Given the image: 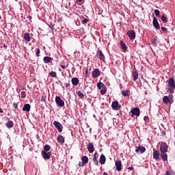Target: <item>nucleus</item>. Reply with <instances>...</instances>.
Masks as SVG:
<instances>
[{
    "instance_id": "f257e3e1",
    "label": "nucleus",
    "mask_w": 175,
    "mask_h": 175,
    "mask_svg": "<svg viewBox=\"0 0 175 175\" xmlns=\"http://www.w3.org/2000/svg\"><path fill=\"white\" fill-rule=\"evenodd\" d=\"M163 102L165 103V105H167V103H170L172 105L174 102V97L173 94H170L169 96H165L163 98Z\"/></svg>"
},
{
    "instance_id": "f03ea898",
    "label": "nucleus",
    "mask_w": 175,
    "mask_h": 175,
    "mask_svg": "<svg viewBox=\"0 0 175 175\" xmlns=\"http://www.w3.org/2000/svg\"><path fill=\"white\" fill-rule=\"evenodd\" d=\"M131 113L133 114L131 115V117H133V116H137V117H139V116H140V109H139L137 107L133 108L131 110Z\"/></svg>"
},
{
    "instance_id": "7ed1b4c3",
    "label": "nucleus",
    "mask_w": 175,
    "mask_h": 175,
    "mask_svg": "<svg viewBox=\"0 0 175 175\" xmlns=\"http://www.w3.org/2000/svg\"><path fill=\"white\" fill-rule=\"evenodd\" d=\"M111 107L113 110H120L121 109V105L118 104V101H113L112 103Z\"/></svg>"
},
{
    "instance_id": "20e7f679",
    "label": "nucleus",
    "mask_w": 175,
    "mask_h": 175,
    "mask_svg": "<svg viewBox=\"0 0 175 175\" xmlns=\"http://www.w3.org/2000/svg\"><path fill=\"white\" fill-rule=\"evenodd\" d=\"M55 102L59 106H60V107H62L64 105H65V103L64 100H62V99H61V97L59 96H56Z\"/></svg>"
},
{
    "instance_id": "39448f33",
    "label": "nucleus",
    "mask_w": 175,
    "mask_h": 175,
    "mask_svg": "<svg viewBox=\"0 0 175 175\" xmlns=\"http://www.w3.org/2000/svg\"><path fill=\"white\" fill-rule=\"evenodd\" d=\"M96 55L100 61L105 62V55H103V53L102 52L101 50H98L96 53Z\"/></svg>"
},
{
    "instance_id": "423d86ee",
    "label": "nucleus",
    "mask_w": 175,
    "mask_h": 175,
    "mask_svg": "<svg viewBox=\"0 0 175 175\" xmlns=\"http://www.w3.org/2000/svg\"><path fill=\"white\" fill-rule=\"evenodd\" d=\"M53 125L57 129L58 132H62V124L57 121L53 122Z\"/></svg>"
},
{
    "instance_id": "0eeeda50",
    "label": "nucleus",
    "mask_w": 175,
    "mask_h": 175,
    "mask_svg": "<svg viewBox=\"0 0 175 175\" xmlns=\"http://www.w3.org/2000/svg\"><path fill=\"white\" fill-rule=\"evenodd\" d=\"M161 152H167V145L165 143H162L160 146Z\"/></svg>"
},
{
    "instance_id": "6e6552de",
    "label": "nucleus",
    "mask_w": 175,
    "mask_h": 175,
    "mask_svg": "<svg viewBox=\"0 0 175 175\" xmlns=\"http://www.w3.org/2000/svg\"><path fill=\"white\" fill-rule=\"evenodd\" d=\"M168 84L170 85V88H172V90H174V88H175L174 79L170 78L169 81H168Z\"/></svg>"
},
{
    "instance_id": "1a4fd4ad",
    "label": "nucleus",
    "mask_w": 175,
    "mask_h": 175,
    "mask_svg": "<svg viewBox=\"0 0 175 175\" xmlns=\"http://www.w3.org/2000/svg\"><path fill=\"white\" fill-rule=\"evenodd\" d=\"M100 75V71H99L98 69H94L93 71H92V77L94 78V79H96V77H99V76Z\"/></svg>"
},
{
    "instance_id": "9d476101",
    "label": "nucleus",
    "mask_w": 175,
    "mask_h": 175,
    "mask_svg": "<svg viewBox=\"0 0 175 175\" xmlns=\"http://www.w3.org/2000/svg\"><path fill=\"white\" fill-rule=\"evenodd\" d=\"M127 35L129 36V38L132 40L133 39H135V38H136V34L135 33V32L132 30H130L127 32Z\"/></svg>"
},
{
    "instance_id": "9b49d317",
    "label": "nucleus",
    "mask_w": 175,
    "mask_h": 175,
    "mask_svg": "<svg viewBox=\"0 0 175 175\" xmlns=\"http://www.w3.org/2000/svg\"><path fill=\"white\" fill-rule=\"evenodd\" d=\"M23 111H27V113H29L31 111V105L29 104H25L23 107Z\"/></svg>"
},
{
    "instance_id": "f8f14e48",
    "label": "nucleus",
    "mask_w": 175,
    "mask_h": 175,
    "mask_svg": "<svg viewBox=\"0 0 175 175\" xmlns=\"http://www.w3.org/2000/svg\"><path fill=\"white\" fill-rule=\"evenodd\" d=\"M153 25L156 28V29H159L161 27H159V23H158V20L155 18L153 19Z\"/></svg>"
},
{
    "instance_id": "ddd939ff",
    "label": "nucleus",
    "mask_w": 175,
    "mask_h": 175,
    "mask_svg": "<svg viewBox=\"0 0 175 175\" xmlns=\"http://www.w3.org/2000/svg\"><path fill=\"white\" fill-rule=\"evenodd\" d=\"M132 75H133L134 81H136L137 77H139V72H137V70H134L133 71Z\"/></svg>"
},
{
    "instance_id": "4468645a",
    "label": "nucleus",
    "mask_w": 175,
    "mask_h": 175,
    "mask_svg": "<svg viewBox=\"0 0 175 175\" xmlns=\"http://www.w3.org/2000/svg\"><path fill=\"white\" fill-rule=\"evenodd\" d=\"M144 151H146V148L143 147V146H139L138 147L136 150L135 152H140L141 154H143V152H144Z\"/></svg>"
},
{
    "instance_id": "2eb2a0df",
    "label": "nucleus",
    "mask_w": 175,
    "mask_h": 175,
    "mask_svg": "<svg viewBox=\"0 0 175 175\" xmlns=\"http://www.w3.org/2000/svg\"><path fill=\"white\" fill-rule=\"evenodd\" d=\"M25 40H26V42H31V36L29 35V33H25L24 34V36H23Z\"/></svg>"
},
{
    "instance_id": "dca6fc26",
    "label": "nucleus",
    "mask_w": 175,
    "mask_h": 175,
    "mask_svg": "<svg viewBox=\"0 0 175 175\" xmlns=\"http://www.w3.org/2000/svg\"><path fill=\"white\" fill-rule=\"evenodd\" d=\"M57 139L58 143H61L62 144L65 143V138H64V136L59 135V136H57Z\"/></svg>"
},
{
    "instance_id": "f3484780",
    "label": "nucleus",
    "mask_w": 175,
    "mask_h": 175,
    "mask_svg": "<svg viewBox=\"0 0 175 175\" xmlns=\"http://www.w3.org/2000/svg\"><path fill=\"white\" fill-rule=\"evenodd\" d=\"M116 170L120 172V170H121L122 167V163L120 161H116Z\"/></svg>"
},
{
    "instance_id": "a211bd4d",
    "label": "nucleus",
    "mask_w": 175,
    "mask_h": 175,
    "mask_svg": "<svg viewBox=\"0 0 175 175\" xmlns=\"http://www.w3.org/2000/svg\"><path fill=\"white\" fill-rule=\"evenodd\" d=\"M13 125H14V123L12 120L8 121L5 124V126H7V128H8V129H10V128H13Z\"/></svg>"
},
{
    "instance_id": "6ab92c4d",
    "label": "nucleus",
    "mask_w": 175,
    "mask_h": 175,
    "mask_svg": "<svg viewBox=\"0 0 175 175\" xmlns=\"http://www.w3.org/2000/svg\"><path fill=\"white\" fill-rule=\"evenodd\" d=\"M88 150L89 152H94V145L92 143L88 144Z\"/></svg>"
},
{
    "instance_id": "aec40b11",
    "label": "nucleus",
    "mask_w": 175,
    "mask_h": 175,
    "mask_svg": "<svg viewBox=\"0 0 175 175\" xmlns=\"http://www.w3.org/2000/svg\"><path fill=\"white\" fill-rule=\"evenodd\" d=\"M105 162H106V157L103 154H101L100 157V163H101V165H105Z\"/></svg>"
},
{
    "instance_id": "412c9836",
    "label": "nucleus",
    "mask_w": 175,
    "mask_h": 175,
    "mask_svg": "<svg viewBox=\"0 0 175 175\" xmlns=\"http://www.w3.org/2000/svg\"><path fill=\"white\" fill-rule=\"evenodd\" d=\"M153 158L154 159H158L159 158V151L155 150L153 152Z\"/></svg>"
},
{
    "instance_id": "4be33fe9",
    "label": "nucleus",
    "mask_w": 175,
    "mask_h": 175,
    "mask_svg": "<svg viewBox=\"0 0 175 175\" xmlns=\"http://www.w3.org/2000/svg\"><path fill=\"white\" fill-rule=\"evenodd\" d=\"M161 157L163 161H167V154H166V152H162V154H161Z\"/></svg>"
},
{
    "instance_id": "5701e85b",
    "label": "nucleus",
    "mask_w": 175,
    "mask_h": 175,
    "mask_svg": "<svg viewBox=\"0 0 175 175\" xmlns=\"http://www.w3.org/2000/svg\"><path fill=\"white\" fill-rule=\"evenodd\" d=\"M51 157V152H44V159H50Z\"/></svg>"
},
{
    "instance_id": "b1692460",
    "label": "nucleus",
    "mask_w": 175,
    "mask_h": 175,
    "mask_svg": "<svg viewBox=\"0 0 175 175\" xmlns=\"http://www.w3.org/2000/svg\"><path fill=\"white\" fill-rule=\"evenodd\" d=\"M72 83L73 85H77V84H79V79L72 78Z\"/></svg>"
},
{
    "instance_id": "393cba45",
    "label": "nucleus",
    "mask_w": 175,
    "mask_h": 175,
    "mask_svg": "<svg viewBox=\"0 0 175 175\" xmlns=\"http://www.w3.org/2000/svg\"><path fill=\"white\" fill-rule=\"evenodd\" d=\"M53 61V58L50 57H44V62L45 64H49V62H51Z\"/></svg>"
},
{
    "instance_id": "a878e982",
    "label": "nucleus",
    "mask_w": 175,
    "mask_h": 175,
    "mask_svg": "<svg viewBox=\"0 0 175 175\" xmlns=\"http://www.w3.org/2000/svg\"><path fill=\"white\" fill-rule=\"evenodd\" d=\"M120 46L123 50V51H126V45H125V44H124V42L122 41H120Z\"/></svg>"
},
{
    "instance_id": "bb28decb",
    "label": "nucleus",
    "mask_w": 175,
    "mask_h": 175,
    "mask_svg": "<svg viewBox=\"0 0 175 175\" xmlns=\"http://www.w3.org/2000/svg\"><path fill=\"white\" fill-rule=\"evenodd\" d=\"M103 87H105V84L103 83L99 82L97 83V88H98V90H101Z\"/></svg>"
},
{
    "instance_id": "cd10ccee",
    "label": "nucleus",
    "mask_w": 175,
    "mask_h": 175,
    "mask_svg": "<svg viewBox=\"0 0 175 175\" xmlns=\"http://www.w3.org/2000/svg\"><path fill=\"white\" fill-rule=\"evenodd\" d=\"M81 159L82 163H84L85 165L88 162V157H87L86 156H83Z\"/></svg>"
},
{
    "instance_id": "c85d7f7f",
    "label": "nucleus",
    "mask_w": 175,
    "mask_h": 175,
    "mask_svg": "<svg viewBox=\"0 0 175 175\" xmlns=\"http://www.w3.org/2000/svg\"><path fill=\"white\" fill-rule=\"evenodd\" d=\"M165 175H175V174L173 171L168 170L165 172Z\"/></svg>"
},
{
    "instance_id": "c756f323",
    "label": "nucleus",
    "mask_w": 175,
    "mask_h": 175,
    "mask_svg": "<svg viewBox=\"0 0 175 175\" xmlns=\"http://www.w3.org/2000/svg\"><path fill=\"white\" fill-rule=\"evenodd\" d=\"M49 76H51V77H57V72L52 71L49 72Z\"/></svg>"
},
{
    "instance_id": "7c9ffc66",
    "label": "nucleus",
    "mask_w": 175,
    "mask_h": 175,
    "mask_svg": "<svg viewBox=\"0 0 175 175\" xmlns=\"http://www.w3.org/2000/svg\"><path fill=\"white\" fill-rule=\"evenodd\" d=\"M161 20L163 21V23H167V18L163 15L161 16Z\"/></svg>"
},
{
    "instance_id": "2f4dec72",
    "label": "nucleus",
    "mask_w": 175,
    "mask_h": 175,
    "mask_svg": "<svg viewBox=\"0 0 175 175\" xmlns=\"http://www.w3.org/2000/svg\"><path fill=\"white\" fill-rule=\"evenodd\" d=\"M50 146H49V145H45L44 146V151H45V152H47V151H50Z\"/></svg>"
},
{
    "instance_id": "473e14b6",
    "label": "nucleus",
    "mask_w": 175,
    "mask_h": 175,
    "mask_svg": "<svg viewBox=\"0 0 175 175\" xmlns=\"http://www.w3.org/2000/svg\"><path fill=\"white\" fill-rule=\"evenodd\" d=\"M27 96L25 91L21 92V98H24Z\"/></svg>"
},
{
    "instance_id": "72a5a7b5",
    "label": "nucleus",
    "mask_w": 175,
    "mask_h": 175,
    "mask_svg": "<svg viewBox=\"0 0 175 175\" xmlns=\"http://www.w3.org/2000/svg\"><path fill=\"white\" fill-rule=\"evenodd\" d=\"M77 95L79 96V98H84V94L81 93V92H78Z\"/></svg>"
},
{
    "instance_id": "f704fd0d",
    "label": "nucleus",
    "mask_w": 175,
    "mask_h": 175,
    "mask_svg": "<svg viewBox=\"0 0 175 175\" xmlns=\"http://www.w3.org/2000/svg\"><path fill=\"white\" fill-rule=\"evenodd\" d=\"M36 54L37 57H39V55L40 54V49H36Z\"/></svg>"
},
{
    "instance_id": "c9c22d12",
    "label": "nucleus",
    "mask_w": 175,
    "mask_h": 175,
    "mask_svg": "<svg viewBox=\"0 0 175 175\" xmlns=\"http://www.w3.org/2000/svg\"><path fill=\"white\" fill-rule=\"evenodd\" d=\"M154 14L157 16V17H159V10H154Z\"/></svg>"
},
{
    "instance_id": "e433bc0d",
    "label": "nucleus",
    "mask_w": 175,
    "mask_h": 175,
    "mask_svg": "<svg viewBox=\"0 0 175 175\" xmlns=\"http://www.w3.org/2000/svg\"><path fill=\"white\" fill-rule=\"evenodd\" d=\"M127 94H128V91H125V90L122 91V95H123V96H126Z\"/></svg>"
},
{
    "instance_id": "4c0bfd02",
    "label": "nucleus",
    "mask_w": 175,
    "mask_h": 175,
    "mask_svg": "<svg viewBox=\"0 0 175 175\" xmlns=\"http://www.w3.org/2000/svg\"><path fill=\"white\" fill-rule=\"evenodd\" d=\"M93 161L95 163V165H98V160L96 159V157H95V156H94Z\"/></svg>"
},
{
    "instance_id": "58836bf2",
    "label": "nucleus",
    "mask_w": 175,
    "mask_h": 175,
    "mask_svg": "<svg viewBox=\"0 0 175 175\" xmlns=\"http://www.w3.org/2000/svg\"><path fill=\"white\" fill-rule=\"evenodd\" d=\"M161 30L163 31V32H165V33H167V29H166V27H161Z\"/></svg>"
},
{
    "instance_id": "ea45409f",
    "label": "nucleus",
    "mask_w": 175,
    "mask_h": 175,
    "mask_svg": "<svg viewBox=\"0 0 175 175\" xmlns=\"http://www.w3.org/2000/svg\"><path fill=\"white\" fill-rule=\"evenodd\" d=\"M100 92L102 95H105V94H106V88L101 90Z\"/></svg>"
},
{
    "instance_id": "a19ab883",
    "label": "nucleus",
    "mask_w": 175,
    "mask_h": 175,
    "mask_svg": "<svg viewBox=\"0 0 175 175\" xmlns=\"http://www.w3.org/2000/svg\"><path fill=\"white\" fill-rule=\"evenodd\" d=\"M82 24H87V23H88V19H83L81 21Z\"/></svg>"
},
{
    "instance_id": "79ce46f5",
    "label": "nucleus",
    "mask_w": 175,
    "mask_h": 175,
    "mask_svg": "<svg viewBox=\"0 0 175 175\" xmlns=\"http://www.w3.org/2000/svg\"><path fill=\"white\" fill-rule=\"evenodd\" d=\"M13 107H14V109H17V107H18V105H17V103H13Z\"/></svg>"
},
{
    "instance_id": "37998d69",
    "label": "nucleus",
    "mask_w": 175,
    "mask_h": 175,
    "mask_svg": "<svg viewBox=\"0 0 175 175\" xmlns=\"http://www.w3.org/2000/svg\"><path fill=\"white\" fill-rule=\"evenodd\" d=\"M84 163H81V161H79V166L81 167V166H84Z\"/></svg>"
},
{
    "instance_id": "c03bdc74",
    "label": "nucleus",
    "mask_w": 175,
    "mask_h": 175,
    "mask_svg": "<svg viewBox=\"0 0 175 175\" xmlns=\"http://www.w3.org/2000/svg\"><path fill=\"white\" fill-rule=\"evenodd\" d=\"M152 43H153V44L157 43V38H154L152 40Z\"/></svg>"
},
{
    "instance_id": "a18cd8bd",
    "label": "nucleus",
    "mask_w": 175,
    "mask_h": 175,
    "mask_svg": "<svg viewBox=\"0 0 175 175\" xmlns=\"http://www.w3.org/2000/svg\"><path fill=\"white\" fill-rule=\"evenodd\" d=\"M40 100V102H44V96H42V98Z\"/></svg>"
},
{
    "instance_id": "49530a36",
    "label": "nucleus",
    "mask_w": 175,
    "mask_h": 175,
    "mask_svg": "<svg viewBox=\"0 0 175 175\" xmlns=\"http://www.w3.org/2000/svg\"><path fill=\"white\" fill-rule=\"evenodd\" d=\"M42 157L44 158V150L42 151Z\"/></svg>"
},
{
    "instance_id": "de8ad7c7",
    "label": "nucleus",
    "mask_w": 175,
    "mask_h": 175,
    "mask_svg": "<svg viewBox=\"0 0 175 175\" xmlns=\"http://www.w3.org/2000/svg\"><path fill=\"white\" fill-rule=\"evenodd\" d=\"M85 75H86V76H88V69L85 70Z\"/></svg>"
},
{
    "instance_id": "09e8293b",
    "label": "nucleus",
    "mask_w": 175,
    "mask_h": 175,
    "mask_svg": "<svg viewBox=\"0 0 175 175\" xmlns=\"http://www.w3.org/2000/svg\"><path fill=\"white\" fill-rule=\"evenodd\" d=\"M129 170H133V167H129Z\"/></svg>"
},
{
    "instance_id": "8fccbe9b",
    "label": "nucleus",
    "mask_w": 175,
    "mask_h": 175,
    "mask_svg": "<svg viewBox=\"0 0 175 175\" xmlns=\"http://www.w3.org/2000/svg\"><path fill=\"white\" fill-rule=\"evenodd\" d=\"M0 113H3V109H2V108H0Z\"/></svg>"
},
{
    "instance_id": "3c124183",
    "label": "nucleus",
    "mask_w": 175,
    "mask_h": 175,
    "mask_svg": "<svg viewBox=\"0 0 175 175\" xmlns=\"http://www.w3.org/2000/svg\"><path fill=\"white\" fill-rule=\"evenodd\" d=\"M62 68H63V69H65V66H64V65H62Z\"/></svg>"
},
{
    "instance_id": "603ef678",
    "label": "nucleus",
    "mask_w": 175,
    "mask_h": 175,
    "mask_svg": "<svg viewBox=\"0 0 175 175\" xmlns=\"http://www.w3.org/2000/svg\"><path fill=\"white\" fill-rule=\"evenodd\" d=\"M103 175H109V174H107V173L106 172H104Z\"/></svg>"
},
{
    "instance_id": "864d4df0",
    "label": "nucleus",
    "mask_w": 175,
    "mask_h": 175,
    "mask_svg": "<svg viewBox=\"0 0 175 175\" xmlns=\"http://www.w3.org/2000/svg\"><path fill=\"white\" fill-rule=\"evenodd\" d=\"M98 154V153H95L94 154V157H96V155Z\"/></svg>"
},
{
    "instance_id": "5fc2aeb1",
    "label": "nucleus",
    "mask_w": 175,
    "mask_h": 175,
    "mask_svg": "<svg viewBox=\"0 0 175 175\" xmlns=\"http://www.w3.org/2000/svg\"><path fill=\"white\" fill-rule=\"evenodd\" d=\"M94 118H96V116L94 115L93 116Z\"/></svg>"
},
{
    "instance_id": "6e6d98bb",
    "label": "nucleus",
    "mask_w": 175,
    "mask_h": 175,
    "mask_svg": "<svg viewBox=\"0 0 175 175\" xmlns=\"http://www.w3.org/2000/svg\"><path fill=\"white\" fill-rule=\"evenodd\" d=\"M83 0H77L78 2H81Z\"/></svg>"
},
{
    "instance_id": "4d7b16f0",
    "label": "nucleus",
    "mask_w": 175,
    "mask_h": 175,
    "mask_svg": "<svg viewBox=\"0 0 175 175\" xmlns=\"http://www.w3.org/2000/svg\"><path fill=\"white\" fill-rule=\"evenodd\" d=\"M147 118H148L147 117H145V118H144V120H146V119H147Z\"/></svg>"
},
{
    "instance_id": "13d9d810",
    "label": "nucleus",
    "mask_w": 175,
    "mask_h": 175,
    "mask_svg": "<svg viewBox=\"0 0 175 175\" xmlns=\"http://www.w3.org/2000/svg\"><path fill=\"white\" fill-rule=\"evenodd\" d=\"M33 1H36V0H33Z\"/></svg>"
}]
</instances>
